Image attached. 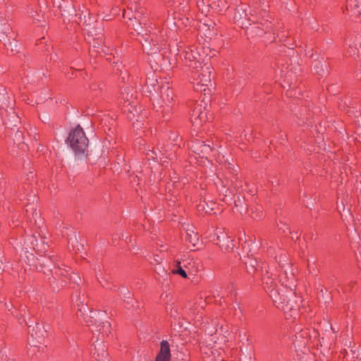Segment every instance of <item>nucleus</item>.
I'll list each match as a JSON object with an SVG mask.
<instances>
[{"mask_svg": "<svg viewBox=\"0 0 361 361\" xmlns=\"http://www.w3.org/2000/svg\"><path fill=\"white\" fill-rule=\"evenodd\" d=\"M318 65H321V70L320 71L316 70V73H318V74H321V72H324V65L321 64V62H317L316 64L314 65V69L319 68ZM324 67L326 68V64H324Z\"/></svg>", "mask_w": 361, "mask_h": 361, "instance_id": "15", "label": "nucleus"}, {"mask_svg": "<svg viewBox=\"0 0 361 361\" xmlns=\"http://www.w3.org/2000/svg\"><path fill=\"white\" fill-rule=\"evenodd\" d=\"M192 117H194L192 123L195 126L201 125L207 118V113L202 111L200 108H196L194 110Z\"/></svg>", "mask_w": 361, "mask_h": 361, "instance_id": "6", "label": "nucleus"}, {"mask_svg": "<svg viewBox=\"0 0 361 361\" xmlns=\"http://www.w3.org/2000/svg\"><path fill=\"white\" fill-rule=\"evenodd\" d=\"M198 6L200 7L201 4L204 5V0H201L200 1H198Z\"/></svg>", "mask_w": 361, "mask_h": 361, "instance_id": "24", "label": "nucleus"}, {"mask_svg": "<svg viewBox=\"0 0 361 361\" xmlns=\"http://www.w3.org/2000/svg\"><path fill=\"white\" fill-rule=\"evenodd\" d=\"M215 24L212 23L211 24L203 23L200 26L201 31H205L204 35L207 37H212L213 35L216 34V30H214Z\"/></svg>", "mask_w": 361, "mask_h": 361, "instance_id": "9", "label": "nucleus"}, {"mask_svg": "<svg viewBox=\"0 0 361 361\" xmlns=\"http://www.w3.org/2000/svg\"><path fill=\"white\" fill-rule=\"evenodd\" d=\"M132 25H133V27H134L135 30H137V28L135 27V24L133 23Z\"/></svg>", "mask_w": 361, "mask_h": 361, "instance_id": "31", "label": "nucleus"}, {"mask_svg": "<svg viewBox=\"0 0 361 361\" xmlns=\"http://www.w3.org/2000/svg\"><path fill=\"white\" fill-rule=\"evenodd\" d=\"M285 261L283 259H280V261H279V263H280V265L282 266V262Z\"/></svg>", "mask_w": 361, "mask_h": 361, "instance_id": "26", "label": "nucleus"}, {"mask_svg": "<svg viewBox=\"0 0 361 361\" xmlns=\"http://www.w3.org/2000/svg\"><path fill=\"white\" fill-rule=\"evenodd\" d=\"M242 13H240L239 11H238L235 16H234V20L237 23L240 25L242 27L246 26L247 24L244 22V20H246V17L247 16V13L246 12V10L244 8H241Z\"/></svg>", "mask_w": 361, "mask_h": 361, "instance_id": "11", "label": "nucleus"}, {"mask_svg": "<svg viewBox=\"0 0 361 361\" xmlns=\"http://www.w3.org/2000/svg\"><path fill=\"white\" fill-rule=\"evenodd\" d=\"M216 206V203L213 202H204L198 205L199 210H204L205 212L209 213L214 209V207Z\"/></svg>", "mask_w": 361, "mask_h": 361, "instance_id": "12", "label": "nucleus"}, {"mask_svg": "<svg viewBox=\"0 0 361 361\" xmlns=\"http://www.w3.org/2000/svg\"><path fill=\"white\" fill-rule=\"evenodd\" d=\"M102 329L104 331L109 329L110 328V324L108 322H102Z\"/></svg>", "mask_w": 361, "mask_h": 361, "instance_id": "19", "label": "nucleus"}, {"mask_svg": "<svg viewBox=\"0 0 361 361\" xmlns=\"http://www.w3.org/2000/svg\"><path fill=\"white\" fill-rule=\"evenodd\" d=\"M161 86L159 85L157 79L154 78H148L145 88L146 91L152 93L154 92L155 93H159V91L160 90Z\"/></svg>", "mask_w": 361, "mask_h": 361, "instance_id": "8", "label": "nucleus"}, {"mask_svg": "<svg viewBox=\"0 0 361 361\" xmlns=\"http://www.w3.org/2000/svg\"><path fill=\"white\" fill-rule=\"evenodd\" d=\"M140 17V13H138L136 16H134L135 19H137Z\"/></svg>", "mask_w": 361, "mask_h": 361, "instance_id": "27", "label": "nucleus"}, {"mask_svg": "<svg viewBox=\"0 0 361 361\" xmlns=\"http://www.w3.org/2000/svg\"><path fill=\"white\" fill-rule=\"evenodd\" d=\"M207 331L208 334L212 336L216 332V330L215 328H214V329H208Z\"/></svg>", "mask_w": 361, "mask_h": 361, "instance_id": "22", "label": "nucleus"}, {"mask_svg": "<svg viewBox=\"0 0 361 361\" xmlns=\"http://www.w3.org/2000/svg\"><path fill=\"white\" fill-rule=\"evenodd\" d=\"M35 215L36 217H37V219H35V224H43L44 222V220L42 219L40 217H39V214H38L37 212H35Z\"/></svg>", "mask_w": 361, "mask_h": 361, "instance_id": "16", "label": "nucleus"}, {"mask_svg": "<svg viewBox=\"0 0 361 361\" xmlns=\"http://www.w3.org/2000/svg\"><path fill=\"white\" fill-rule=\"evenodd\" d=\"M289 293H290L291 295H293V293L291 292V290H289Z\"/></svg>", "mask_w": 361, "mask_h": 361, "instance_id": "33", "label": "nucleus"}, {"mask_svg": "<svg viewBox=\"0 0 361 361\" xmlns=\"http://www.w3.org/2000/svg\"><path fill=\"white\" fill-rule=\"evenodd\" d=\"M172 273L175 274H179L185 279L188 277L186 271L180 265V262L179 261L176 262V267L172 270Z\"/></svg>", "mask_w": 361, "mask_h": 361, "instance_id": "13", "label": "nucleus"}, {"mask_svg": "<svg viewBox=\"0 0 361 361\" xmlns=\"http://www.w3.org/2000/svg\"><path fill=\"white\" fill-rule=\"evenodd\" d=\"M284 274L286 276L287 278H289L290 276H293L294 275V273L291 271L288 274V271L287 269L284 270Z\"/></svg>", "mask_w": 361, "mask_h": 361, "instance_id": "21", "label": "nucleus"}, {"mask_svg": "<svg viewBox=\"0 0 361 361\" xmlns=\"http://www.w3.org/2000/svg\"><path fill=\"white\" fill-rule=\"evenodd\" d=\"M171 357L169 345L166 341H162L159 355L156 361H169Z\"/></svg>", "mask_w": 361, "mask_h": 361, "instance_id": "4", "label": "nucleus"}, {"mask_svg": "<svg viewBox=\"0 0 361 361\" xmlns=\"http://www.w3.org/2000/svg\"><path fill=\"white\" fill-rule=\"evenodd\" d=\"M340 209H342V210H344V207L342 205V207H338V209L340 211Z\"/></svg>", "mask_w": 361, "mask_h": 361, "instance_id": "30", "label": "nucleus"}, {"mask_svg": "<svg viewBox=\"0 0 361 361\" xmlns=\"http://www.w3.org/2000/svg\"><path fill=\"white\" fill-rule=\"evenodd\" d=\"M67 142L75 152V156L79 158H82L85 156L88 147V140L83 130L80 126L76 127L69 134Z\"/></svg>", "mask_w": 361, "mask_h": 361, "instance_id": "1", "label": "nucleus"}, {"mask_svg": "<svg viewBox=\"0 0 361 361\" xmlns=\"http://www.w3.org/2000/svg\"><path fill=\"white\" fill-rule=\"evenodd\" d=\"M9 105V97L4 86L0 84V107L4 108Z\"/></svg>", "mask_w": 361, "mask_h": 361, "instance_id": "10", "label": "nucleus"}, {"mask_svg": "<svg viewBox=\"0 0 361 361\" xmlns=\"http://www.w3.org/2000/svg\"><path fill=\"white\" fill-rule=\"evenodd\" d=\"M13 117H15L16 118H18V116L13 115Z\"/></svg>", "mask_w": 361, "mask_h": 361, "instance_id": "32", "label": "nucleus"}, {"mask_svg": "<svg viewBox=\"0 0 361 361\" xmlns=\"http://www.w3.org/2000/svg\"><path fill=\"white\" fill-rule=\"evenodd\" d=\"M133 111H137L136 109L133 108V109H128V111L130 113H133Z\"/></svg>", "mask_w": 361, "mask_h": 361, "instance_id": "25", "label": "nucleus"}, {"mask_svg": "<svg viewBox=\"0 0 361 361\" xmlns=\"http://www.w3.org/2000/svg\"><path fill=\"white\" fill-rule=\"evenodd\" d=\"M340 209H342V210H344V207L342 205V207H338V209L340 211Z\"/></svg>", "mask_w": 361, "mask_h": 361, "instance_id": "29", "label": "nucleus"}, {"mask_svg": "<svg viewBox=\"0 0 361 361\" xmlns=\"http://www.w3.org/2000/svg\"><path fill=\"white\" fill-rule=\"evenodd\" d=\"M9 30V27L8 25H4L2 27H0V32H2L4 34L7 33Z\"/></svg>", "mask_w": 361, "mask_h": 361, "instance_id": "20", "label": "nucleus"}, {"mask_svg": "<svg viewBox=\"0 0 361 361\" xmlns=\"http://www.w3.org/2000/svg\"><path fill=\"white\" fill-rule=\"evenodd\" d=\"M160 97L164 104L169 105L173 98V92L168 86H161L160 89Z\"/></svg>", "mask_w": 361, "mask_h": 361, "instance_id": "5", "label": "nucleus"}, {"mask_svg": "<svg viewBox=\"0 0 361 361\" xmlns=\"http://www.w3.org/2000/svg\"><path fill=\"white\" fill-rule=\"evenodd\" d=\"M267 291L269 293V296L277 308L284 311L285 312H288L293 310V305L291 302V300L288 298V295L285 294L283 290H279L274 288L272 284H271L268 286Z\"/></svg>", "mask_w": 361, "mask_h": 361, "instance_id": "2", "label": "nucleus"}, {"mask_svg": "<svg viewBox=\"0 0 361 361\" xmlns=\"http://www.w3.org/2000/svg\"><path fill=\"white\" fill-rule=\"evenodd\" d=\"M154 261L157 263H159L160 261H159V257L158 256H154Z\"/></svg>", "mask_w": 361, "mask_h": 361, "instance_id": "23", "label": "nucleus"}, {"mask_svg": "<svg viewBox=\"0 0 361 361\" xmlns=\"http://www.w3.org/2000/svg\"><path fill=\"white\" fill-rule=\"evenodd\" d=\"M194 264L195 262L192 259H191L190 262L185 264L183 267L185 268V269H190V267H192Z\"/></svg>", "mask_w": 361, "mask_h": 361, "instance_id": "18", "label": "nucleus"}, {"mask_svg": "<svg viewBox=\"0 0 361 361\" xmlns=\"http://www.w3.org/2000/svg\"><path fill=\"white\" fill-rule=\"evenodd\" d=\"M202 149H199L197 148H195V147H194L195 148V152L196 153H207L208 151L210 150V147L209 145H204L201 147Z\"/></svg>", "mask_w": 361, "mask_h": 361, "instance_id": "14", "label": "nucleus"}, {"mask_svg": "<svg viewBox=\"0 0 361 361\" xmlns=\"http://www.w3.org/2000/svg\"><path fill=\"white\" fill-rule=\"evenodd\" d=\"M340 209H342V210H344V207L342 205V207H338V209L340 211Z\"/></svg>", "mask_w": 361, "mask_h": 361, "instance_id": "28", "label": "nucleus"}, {"mask_svg": "<svg viewBox=\"0 0 361 361\" xmlns=\"http://www.w3.org/2000/svg\"><path fill=\"white\" fill-rule=\"evenodd\" d=\"M202 73H197L195 80H197V85L207 86L211 85V70L209 66H204L201 68Z\"/></svg>", "mask_w": 361, "mask_h": 361, "instance_id": "3", "label": "nucleus"}, {"mask_svg": "<svg viewBox=\"0 0 361 361\" xmlns=\"http://www.w3.org/2000/svg\"><path fill=\"white\" fill-rule=\"evenodd\" d=\"M96 350L95 354L97 355L95 359L98 361H109L107 357V353L104 349L102 342L95 345Z\"/></svg>", "mask_w": 361, "mask_h": 361, "instance_id": "7", "label": "nucleus"}, {"mask_svg": "<svg viewBox=\"0 0 361 361\" xmlns=\"http://www.w3.org/2000/svg\"><path fill=\"white\" fill-rule=\"evenodd\" d=\"M185 57H186V59H189L190 61H192L193 59H195V60L197 59L195 54H194L193 53H187Z\"/></svg>", "mask_w": 361, "mask_h": 361, "instance_id": "17", "label": "nucleus"}]
</instances>
